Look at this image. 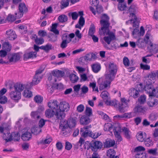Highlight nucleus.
Here are the masks:
<instances>
[{"label": "nucleus", "instance_id": "f257e3e1", "mask_svg": "<svg viewBox=\"0 0 158 158\" xmlns=\"http://www.w3.org/2000/svg\"><path fill=\"white\" fill-rule=\"evenodd\" d=\"M116 65L114 63H110L109 65V73L106 75L105 80L104 82H102V78L99 79L98 82L99 85V89L101 90L107 87L108 85H110L111 82L113 80L117 71Z\"/></svg>", "mask_w": 158, "mask_h": 158}, {"label": "nucleus", "instance_id": "f03ea898", "mask_svg": "<svg viewBox=\"0 0 158 158\" xmlns=\"http://www.w3.org/2000/svg\"><path fill=\"white\" fill-rule=\"evenodd\" d=\"M0 132L4 134V138L6 137V136H8L7 138L4 139L6 142L10 141L12 140L18 141L20 139V135L19 132H13L10 135L9 131L6 128L0 126Z\"/></svg>", "mask_w": 158, "mask_h": 158}, {"label": "nucleus", "instance_id": "7ed1b4c3", "mask_svg": "<svg viewBox=\"0 0 158 158\" xmlns=\"http://www.w3.org/2000/svg\"><path fill=\"white\" fill-rule=\"evenodd\" d=\"M109 18L106 14H103L102 17L100 21V23L102 27L101 29L99 30V33L100 35H105L106 31L108 32L109 31V27L110 25L109 22Z\"/></svg>", "mask_w": 158, "mask_h": 158}, {"label": "nucleus", "instance_id": "20e7f679", "mask_svg": "<svg viewBox=\"0 0 158 158\" xmlns=\"http://www.w3.org/2000/svg\"><path fill=\"white\" fill-rule=\"evenodd\" d=\"M39 51V50H35L34 51L25 52L23 55V60L25 61H27L36 58L37 52Z\"/></svg>", "mask_w": 158, "mask_h": 158}, {"label": "nucleus", "instance_id": "39448f33", "mask_svg": "<svg viewBox=\"0 0 158 158\" xmlns=\"http://www.w3.org/2000/svg\"><path fill=\"white\" fill-rule=\"evenodd\" d=\"M89 147L87 148V149L88 150L90 148L94 152H96L98 149H101L102 146V143L98 141L89 142Z\"/></svg>", "mask_w": 158, "mask_h": 158}, {"label": "nucleus", "instance_id": "423d86ee", "mask_svg": "<svg viewBox=\"0 0 158 158\" xmlns=\"http://www.w3.org/2000/svg\"><path fill=\"white\" fill-rule=\"evenodd\" d=\"M18 8L19 12L18 13H15V14L16 15V17L18 18H20L23 16V13L27 11V8L25 3H20Z\"/></svg>", "mask_w": 158, "mask_h": 158}, {"label": "nucleus", "instance_id": "0eeeda50", "mask_svg": "<svg viewBox=\"0 0 158 158\" xmlns=\"http://www.w3.org/2000/svg\"><path fill=\"white\" fill-rule=\"evenodd\" d=\"M121 129L120 125L118 124H116L114 127L113 131L114 134L118 142H120L122 140V138L120 135Z\"/></svg>", "mask_w": 158, "mask_h": 158}, {"label": "nucleus", "instance_id": "6e6552de", "mask_svg": "<svg viewBox=\"0 0 158 158\" xmlns=\"http://www.w3.org/2000/svg\"><path fill=\"white\" fill-rule=\"evenodd\" d=\"M129 100L127 101L125 98H123L121 99V103L118 105V109L119 111L121 112H124L126 111L125 108L128 106L127 102Z\"/></svg>", "mask_w": 158, "mask_h": 158}, {"label": "nucleus", "instance_id": "1a4fd4ad", "mask_svg": "<svg viewBox=\"0 0 158 158\" xmlns=\"http://www.w3.org/2000/svg\"><path fill=\"white\" fill-rule=\"evenodd\" d=\"M60 126L62 127L61 133L63 135L67 136L70 135L71 129L68 127V125L62 123V122L61 121Z\"/></svg>", "mask_w": 158, "mask_h": 158}, {"label": "nucleus", "instance_id": "9d476101", "mask_svg": "<svg viewBox=\"0 0 158 158\" xmlns=\"http://www.w3.org/2000/svg\"><path fill=\"white\" fill-rule=\"evenodd\" d=\"M21 93L15 90L11 91L10 93V97L12 99L18 102L21 98Z\"/></svg>", "mask_w": 158, "mask_h": 158}, {"label": "nucleus", "instance_id": "9b49d317", "mask_svg": "<svg viewBox=\"0 0 158 158\" xmlns=\"http://www.w3.org/2000/svg\"><path fill=\"white\" fill-rule=\"evenodd\" d=\"M20 55L18 53L11 54L8 57L10 62H17L20 60Z\"/></svg>", "mask_w": 158, "mask_h": 158}, {"label": "nucleus", "instance_id": "f8f14e48", "mask_svg": "<svg viewBox=\"0 0 158 158\" xmlns=\"http://www.w3.org/2000/svg\"><path fill=\"white\" fill-rule=\"evenodd\" d=\"M91 127V126L90 125L81 128L80 131L81 132H83L82 134V136L84 138L88 136L91 137V135H92L91 133H92V132L91 131L88 130L89 128Z\"/></svg>", "mask_w": 158, "mask_h": 158}, {"label": "nucleus", "instance_id": "ddd939ff", "mask_svg": "<svg viewBox=\"0 0 158 158\" xmlns=\"http://www.w3.org/2000/svg\"><path fill=\"white\" fill-rule=\"evenodd\" d=\"M77 118H70L68 121H64L63 122L61 121L62 123L68 125V127L71 128L74 127L76 125V121Z\"/></svg>", "mask_w": 158, "mask_h": 158}, {"label": "nucleus", "instance_id": "4468645a", "mask_svg": "<svg viewBox=\"0 0 158 158\" xmlns=\"http://www.w3.org/2000/svg\"><path fill=\"white\" fill-rule=\"evenodd\" d=\"M105 35H108L109 36H105L103 39L108 44H110L111 41L115 39V36L114 34L112 32H110L109 31L107 32H106Z\"/></svg>", "mask_w": 158, "mask_h": 158}, {"label": "nucleus", "instance_id": "2eb2a0df", "mask_svg": "<svg viewBox=\"0 0 158 158\" xmlns=\"http://www.w3.org/2000/svg\"><path fill=\"white\" fill-rule=\"evenodd\" d=\"M55 115L58 119L61 120L65 117V114L64 111L58 108L55 110Z\"/></svg>", "mask_w": 158, "mask_h": 158}, {"label": "nucleus", "instance_id": "dca6fc26", "mask_svg": "<svg viewBox=\"0 0 158 158\" xmlns=\"http://www.w3.org/2000/svg\"><path fill=\"white\" fill-rule=\"evenodd\" d=\"M59 108L64 111H67L69 110V104L65 102H61L59 106Z\"/></svg>", "mask_w": 158, "mask_h": 158}, {"label": "nucleus", "instance_id": "f3484780", "mask_svg": "<svg viewBox=\"0 0 158 158\" xmlns=\"http://www.w3.org/2000/svg\"><path fill=\"white\" fill-rule=\"evenodd\" d=\"M7 37L10 40H13L16 38V35L15 31L11 30H9L6 31Z\"/></svg>", "mask_w": 158, "mask_h": 158}, {"label": "nucleus", "instance_id": "a211bd4d", "mask_svg": "<svg viewBox=\"0 0 158 158\" xmlns=\"http://www.w3.org/2000/svg\"><path fill=\"white\" fill-rule=\"evenodd\" d=\"M131 16V19L128 21V22L133 23V27H136L138 26V22L137 20V18L135 15L133 13H131L130 14Z\"/></svg>", "mask_w": 158, "mask_h": 158}, {"label": "nucleus", "instance_id": "6ab92c4d", "mask_svg": "<svg viewBox=\"0 0 158 158\" xmlns=\"http://www.w3.org/2000/svg\"><path fill=\"white\" fill-rule=\"evenodd\" d=\"M80 122L81 124L86 125L90 122V119L89 117L84 115L81 117Z\"/></svg>", "mask_w": 158, "mask_h": 158}, {"label": "nucleus", "instance_id": "aec40b11", "mask_svg": "<svg viewBox=\"0 0 158 158\" xmlns=\"http://www.w3.org/2000/svg\"><path fill=\"white\" fill-rule=\"evenodd\" d=\"M134 110L135 113H138L139 114H144L147 110L145 107H143L142 106H138L134 108Z\"/></svg>", "mask_w": 158, "mask_h": 158}, {"label": "nucleus", "instance_id": "412c9836", "mask_svg": "<svg viewBox=\"0 0 158 158\" xmlns=\"http://www.w3.org/2000/svg\"><path fill=\"white\" fill-rule=\"evenodd\" d=\"M97 53H90L86 54L85 56V58L87 61L94 60L97 58Z\"/></svg>", "mask_w": 158, "mask_h": 158}, {"label": "nucleus", "instance_id": "4be33fe9", "mask_svg": "<svg viewBox=\"0 0 158 158\" xmlns=\"http://www.w3.org/2000/svg\"><path fill=\"white\" fill-rule=\"evenodd\" d=\"M25 87V85L20 83H17L14 85L15 90L20 92H21L24 89Z\"/></svg>", "mask_w": 158, "mask_h": 158}, {"label": "nucleus", "instance_id": "5701e85b", "mask_svg": "<svg viewBox=\"0 0 158 158\" xmlns=\"http://www.w3.org/2000/svg\"><path fill=\"white\" fill-rule=\"evenodd\" d=\"M48 106L49 108L52 109L53 110H54L59 108L57 102L56 100L53 101H51L48 102Z\"/></svg>", "mask_w": 158, "mask_h": 158}, {"label": "nucleus", "instance_id": "b1692460", "mask_svg": "<svg viewBox=\"0 0 158 158\" xmlns=\"http://www.w3.org/2000/svg\"><path fill=\"white\" fill-rule=\"evenodd\" d=\"M115 144L114 140L110 139H107L104 143V146L105 148H110L114 146Z\"/></svg>", "mask_w": 158, "mask_h": 158}, {"label": "nucleus", "instance_id": "393cba45", "mask_svg": "<svg viewBox=\"0 0 158 158\" xmlns=\"http://www.w3.org/2000/svg\"><path fill=\"white\" fill-rule=\"evenodd\" d=\"M31 136L30 132L27 131L22 135L21 138L23 140L28 141L31 138Z\"/></svg>", "mask_w": 158, "mask_h": 158}, {"label": "nucleus", "instance_id": "a878e982", "mask_svg": "<svg viewBox=\"0 0 158 158\" xmlns=\"http://www.w3.org/2000/svg\"><path fill=\"white\" fill-rule=\"evenodd\" d=\"M52 73L55 77L56 78L61 77L63 76L64 74V73L63 71L59 70H54L52 71Z\"/></svg>", "mask_w": 158, "mask_h": 158}, {"label": "nucleus", "instance_id": "bb28decb", "mask_svg": "<svg viewBox=\"0 0 158 158\" xmlns=\"http://www.w3.org/2000/svg\"><path fill=\"white\" fill-rule=\"evenodd\" d=\"M148 105L150 107H153L156 106L158 103V100L155 99L151 98L147 102Z\"/></svg>", "mask_w": 158, "mask_h": 158}, {"label": "nucleus", "instance_id": "cd10ccee", "mask_svg": "<svg viewBox=\"0 0 158 158\" xmlns=\"http://www.w3.org/2000/svg\"><path fill=\"white\" fill-rule=\"evenodd\" d=\"M55 115V110L48 109L45 112V115L46 117L50 118Z\"/></svg>", "mask_w": 158, "mask_h": 158}, {"label": "nucleus", "instance_id": "c85d7f7f", "mask_svg": "<svg viewBox=\"0 0 158 158\" xmlns=\"http://www.w3.org/2000/svg\"><path fill=\"white\" fill-rule=\"evenodd\" d=\"M144 89L145 91L148 93L149 94H150L151 92H152V91H153L155 89H154L152 84H150L149 85L146 84Z\"/></svg>", "mask_w": 158, "mask_h": 158}, {"label": "nucleus", "instance_id": "c756f323", "mask_svg": "<svg viewBox=\"0 0 158 158\" xmlns=\"http://www.w3.org/2000/svg\"><path fill=\"white\" fill-rule=\"evenodd\" d=\"M123 131L125 137L127 139L131 138V132L129 129L126 127H124L122 129Z\"/></svg>", "mask_w": 158, "mask_h": 158}, {"label": "nucleus", "instance_id": "7c9ffc66", "mask_svg": "<svg viewBox=\"0 0 158 158\" xmlns=\"http://www.w3.org/2000/svg\"><path fill=\"white\" fill-rule=\"evenodd\" d=\"M129 94L131 96H132L135 98L138 97L139 95L138 91L136 89L132 88L130 90Z\"/></svg>", "mask_w": 158, "mask_h": 158}, {"label": "nucleus", "instance_id": "2f4dec72", "mask_svg": "<svg viewBox=\"0 0 158 158\" xmlns=\"http://www.w3.org/2000/svg\"><path fill=\"white\" fill-rule=\"evenodd\" d=\"M128 10L129 12L135 13L138 11V8L137 5L133 3L129 8Z\"/></svg>", "mask_w": 158, "mask_h": 158}, {"label": "nucleus", "instance_id": "473e14b6", "mask_svg": "<svg viewBox=\"0 0 158 158\" xmlns=\"http://www.w3.org/2000/svg\"><path fill=\"white\" fill-rule=\"evenodd\" d=\"M2 49H11V44L8 41H5L2 44Z\"/></svg>", "mask_w": 158, "mask_h": 158}, {"label": "nucleus", "instance_id": "72a5a7b5", "mask_svg": "<svg viewBox=\"0 0 158 158\" xmlns=\"http://www.w3.org/2000/svg\"><path fill=\"white\" fill-rule=\"evenodd\" d=\"M32 133L35 135H37L41 132V129L38 127H35L31 129Z\"/></svg>", "mask_w": 158, "mask_h": 158}, {"label": "nucleus", "instance_id": "f704fd0d", "mask_svg": "<svg viewBox=\"0 0 158 158\" xmlns=\"http://www.w3.org/2000/svg\"><path fill=\"white\" fill-rule=\"evenodd\" d=\"M87 60L85 56H83L79 58L78 63L79 65L83 66L87 63Z\"/></svg>", "mask_w": 158, "mask_h": 158}, {"label": "nucleus", "instance_id": "c9c22d12", "mask_svg": "<svg viewBox=\"0 0 158 158\" xmlns=\"http://www.w3.org/2000/svg\"><path fill=\"white\" fill-rule=\"evenodd\" d=\"M41 78L42 77L41 76H37L36 77V75H35L31 83L32 85H36L39 83Z\"/></svg>", "mask_w": 158, "mask_h": 158}, {"label": "nucleus", "instance_id": "e433bc0d", "mask_svg": "<svg viewBox=\"0 0 158 158\" xmlns=\"http://www.w3.org/2000/svg\"><path fill=\"white\" fill-rule=\"evenodd\" d=\"M31 117L38 119L40 118V112L38 111L32 112L31 114Z\"/></svg>", "mask_w": 158, "mask_h": 158}, {"label": "nucleus", "instance_id": "4c0bfd02", "mask_svg": "<svg viewBox=\"0 0 158 158\" xmlns=\"http://www.w3.org/2000/svg\"><path fill=\"white\" fill-rule=\"evenodd\" d=\"M69 77L72 83H75L77 82L78 79V77L73 73L70 74Z\"/></svg>", "mask_w": 158, "mask_h": 158}, {"label": "nucleus", "instance_id": "58836bf2", "mask_svg": "<svg viewBox=\"0 0 158 158\" xmlns=\"http://www.w3.org/2000/svg\"><path fill=\"white\" fill-rule=\"evenodd\" d=\"M109 94L106 91H103L101 94V96L102 98L103 99L104 102L106 101L107 100L109 99Z\"/></svg>", "mask_w": 158, "mask_h": 158}, {"label": "nucleus", "instance_id": "ea45409f", "mask_svg": "<svg viewBox=\"0 0 158 158\" xmlns=\"http://www.w3.org/2000/svg\"><path fill=\"white\" fill-rule=\"evenodd\" d=\"M107 100L106 101H105V102L106 104L107 105L114 106L115 107L117 106V101L115 100Z\"/></svg>", "mask_w": 158, "mask_h": 158}, {"label": "nucleus", "instance_id": "a19ab883", "mask_svg": "<svg viewBox=\"0 0 158 158\" xmlns=\"http://www.w3.org/2000/svg\"><path fill=\"white\" fill-rule=\"evenodd\" d=\"M92 68L94 72L97 73L100 70L101 66L99 64H94L92 65Z\"/></svg>", "mask_w": 158, "mask_h": 158}, {"label": "nucleus", "instance_id": "79ce46f5", "mask_svg": "<svg viewBox=\"0 0 158 158\" xmlns=\"http://www.w3.org/2000/svg\"><path fill=\"white\" fill-rule=\"evenodd\" d=\"M107 156L110 158H112L115 156L116 152L113 149H109L107 152Z\"/></svg>", "mask_w": 158, "mask_h": 158}, {"label": "nucleus", "instance_id": "37998d69", "mask_svg": "<svg viewBox=\"0 0 158 158\" xmlns=\"http://www.w3.org/2000/svg\"><path fill=\"white\" fill-rule=\"evenodd\" d=\"M58 20L61 23H64L67 21L68 18L66 15H62L59 16Z\"/></svg>", "mask_w": 158, "mask_h": 158}, {"label": "nucleus", "instance_id": "c03bdc74", "mask_svg": "<svg viewBox=\"0 0 158 158\" xmlns=\"http://www.w3.org/2000/svg\"><path fill=\"white\" fill-rule=\"evenodd\" d=\"M32 92L28 90H25L23 93V95L26 98H30L32 96Z\"/></svg>", "mask_w": 158, "mask_h": 158}, {"label": "nucleus", "instance_id": "a18cd8bd", "mask_svg": "<svg viewBox=\"0 0 158 158\" xmlns=\"http://www.w3.org/2000/svg\"><path fill=\"white\" fill-rule=\"evenodd\" d=\"M95 31V27L94 24H92L90 26L89 31V35L90 36L93 35Z\"/></svg>", "mask_w": 158, "mask_h": 158}, {"label": "nucleus", "instance_id": "49530a36", "mask_svg": "<svg viewBox=\"0 0 158 158\" xmlns=\"http://www.w3.org/2000/svg\"><path fill=\"white\" fill-rule=\"evenodd\" d=\"M112 128V124L110 123H107L104 125V130L106 131H110Z\"/></svg>", "mask_w": 158, "mask_h": 158}, {"label": "nucleus", "instance_id": "de8ad7c7", "mask_svg": "<svg viewBox=\"0 0 158 158\" xmlns=\"http://www.w3.org/2000/svg\"><path fill=\"white\" fill-rule=\"evenodd\" d=\"M132 117L131 115V113H125L123 115H116L114 116V117H118V118H130Z\"/></svg>", "mask_w": 158, "mask_h": 158}, {"label": "nucleus", "instance_id": "09e8293b", "mask_svg": "<svg viewBox=\"0 0 158 158\" xmlns=\"http://www.w3.org/2000/svg\"><path fill=\"white\" fill-rule=\"evenodd\" d=\"M135 157L136 158H147L145 153L141 152H138L136 153Z\"/></svg>", "mask_w": 158, "mask_h": 158}, {"label": "nucleus", "instance_id": "8fccbe9b", "mask_svg": "<svg viewBox=\"0 0 158 158\" xmlns=\"http://www.w3.org/2000/svg\"><path fill=\"white\" fill-rule=\"evenodd\" d=\"M85 112V114L86 115V116H87V117H90L92 116L93 115L92 110L90 107H86Z\"/></svg>", "mask_w": 158, "mask_h": 158}, {"label": "nucleus", "instance_id": "3c124183", "mask_svg": "<svg viewBox=\"0 0 158 158\" xmlns=\"http://www.w3.org/2000/svg\"><path fill=\"white\" fill-rule=\"evenodd\" d=\"M149 96H153L158 98V85L156 89H155L152 92H151L150 94H149Z\"/></svg>", "mask_w": 158, "mask_h": 158}, {"label": "nucleus", "instance_id": "603ef678", "mask_svg": "<svg viewBox=\"0 0 158 158\" xmlns=\"http://www.w3.org/2000/svg\"><path fill=\"white\" fill-rule=\"evenodd\" d=\"M144 143L147 147L151 146L153 145L152 141L149 138H147L144 140Z\"/></svg>", "mask_w": 158, "mask_h": 158}, {"label": "nucleus", "instance_id": "864d4df0", "mask_svg": "<svg viewBox=\"0 0 158 158\" xmlns=\"http://www.w3.org/2000/svg\"><path fill=\"white\" fill-rule=\"evenodd\" d=\"M138 102L141 104H143L146 100V97L144 95L141 96L138 98Z\"/></svg>", "mask_w": 158, "mask_h": 158}, {"label": "nucleus", "instance_id": "5fc2aeb1", "mask_svg": "<svg viewBox=\"0 0 158 158\" xmlns=\"http://www.w3.org/2000/svg\"><path fill=\"white\" fill-rule=\"evenodd\" d=\"M34 100L37 103H41L43 100V97L40 95H36L34 98Z\"/></svg>", "mask_w": 158, "mask_h": 158}, {"label": "nucleus", "instance_id": "6e6d98bb", "mask_svg": "<svg viewBox=\"0 0 158 158\" xmlns=\"http://www.w3.org/2000/svg\"><path fill=\"white\" fill-rule=\"evenodd\" d=\"M63 40H65L68 43H69L71 41V39L67 34H64L62 35Z\"/></svg>", "mask_w": 158, "mask_h": 158}, {"label": "nucleus", "instance_id": "4d7b16f0", "mask_svg": "<svg viewBox=\"0 0 158 158\" xmlns=\"http://www.w3.org/2000/svg\"><path fill=\"white\" fill-rule=\"evenodd\" d=\"M136 136L138 140L139 141L142 142L144 140V138L143 137V134L142 132L137 133Z\"/></svg>", "mask_w": 158, "mask_h": 158}, {"label": "nucleus", "instance_id": "13d9d810", "mask_svg": "<svg viewBox=\"0 0 158 158\" xmlns=\"http://www.w3.org/2000/svg\"><path fill=\"white\" fill-rule=\"evenodd\" d=\"M151 78L152 77H150L149 75L145 77L144 81L146 84L149 85L152 84L153 82L152 81V80L151 79Z\"/></svg>", "mask_w": 158, "mask_h": 158}, {"label": "nucleus", "instance_id": "bf43d9fd", "mask_svg": "<svg viewBox=\"0 0 158 158\" xmlns=\"http://www.w3.org/2000/svg\"><path fill=\"white\" fill-rule=\"evenodd\" d=\"M118 9L121 11L125 10L127 8L126 4L122 3H119L118 5Z\"/></svg>", "mask_w": 158, "mask_h": 158}, {"label": "nucleus", "instance_id": "052dcab7", "mask_svg": "<svg viewBox=\"0 0 158 158\" xmlns=\"http://www.w3.org/2000/svg\"><path fill=\"white\" fill-rule=\"evenodd\" d=\"M15 16L13 15H9L7 18V20L10 22H13L16 19H18L15 15Z\"/></svg>", "mask_w": 158, "mask_h": 158}, {"label": "nucleus", "instance_id": "680f3d73", "mask_svg": "<svg viewBox=\"0 0 158 158\" xmlns=\"http://www.w3.org/2000/svg\"><path fill=\"white\" fill-rule=\"evenodd\" d=\"M157 149L156 148L154 149H149L148 151V152L150 154L153 155H156L157 154Z\"/></svg>", "mask_w": 158, "mask_h": 158}, {"label": "nucleus", "instance_id": "e2e57ef3", "mask_svg": "<svg viewBox=\"0 0 158 158\" xmlns=\"http://www.w3.org/2000/svg\"><path fill=\"white\" fill-rule=\"evenodd\" d=\"M7 101V98L5 96H0V103L4 104L6 103Z\"/></svg>", "mask_w": 158, "mask_h": 158}, {"label": "nucleus", "instance_id": "0e129e2a", "mask_svg": "<svg viewBox=\"0 0 158 158\" xmlns=\"http://www.w3.org/2000/svg\"><path fill=\"white\" fill-rule=\"evenodd\" d=\"M8 52V50H0V57L3 58L5 57Z\"/></svg>", "mask_w": 158, "mask_h": 158}, {"label": "nucleus", "instance_id": "69168bd1", "mask_svg": "<svg viewBox=\"0 0 158 158\" xmlns=\"http://www.w3.org/2000/svg\"><path fill=\"white\" fill-rule=\"evenodd\" d=\"M62 6L63 7H66L68 6L69 4V0H62L61 2Z\"/></svg>", "mask_w": 158, "mask_h": 158}, {"label": "nucleus", "instance_id": "338daca9", "mask_svg": "<svg viewBox=\"0 0 158 158\" xmlns=\"http://www.w3.org/2000/svg\"><path fill=\"white\" fill-rule=\"evenodd\" d=\"M69 16H72V19L73 20H76L78 17V14L76 12H74L69 14Z\"/></svg>", "mask_w": 158, "mask_h": 158}, {"label": "nucleus", "instance_id": "774afa93", "mask_svg": "<svg viewBox=\"0 0 158 158\" xmlns=\"http://www.w3.org/2000/svg\"><path fill=\"white\" fill-rule=\"evenodd\" d=\"M149 75L150 77H152V79L154 78L156 76L158 77V70L153 71Z\"/></svg>", "mask_w": 158, "mask_h": 158}]
</instances>
